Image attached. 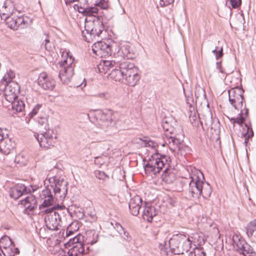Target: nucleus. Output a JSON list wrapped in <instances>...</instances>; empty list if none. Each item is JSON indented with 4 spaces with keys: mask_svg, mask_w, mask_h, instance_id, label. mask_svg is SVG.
Segmentation results:
<instances>
[{
    "mask_svg": "<svg viewBox=\"0 0 256 256\" xmlns=\"http://www.w3.org/2000/svg\"><path fill=\"white\" fill-rule=\"evenodd\" d=\"M162 126L167 137L165 142L170 150L183 156L189 152L190 148L184 142V134L182 126L172 116L162 119Z\"/></svg>",
    "mask_w": 256,
    "mask_h": 256,
    "instance_id": "f257e3e1",
    "label": "nucleus"
},
{
    "mask_svg": "<svg viewBox=\"0 0 256 256\" xmlns=\"http://www.w3.org/2000/svg\"><path fill=\"white\" fill-rule=\"evenodd\" d=\"M243 93L242 89L238 87L228 90L229 102L236 110H240L236 118H231L230 120L234 124L236 123L240 126L242 125L248 114V109L246 108V106L244 109L242 108L244 100Z\"/></svg>",
    "mask_w": 256,
    "mask_h": 256,
    "instance_id": "f03ea898",
    "label": "nucleus"
},
{
    "mask_svg": "<svg viewBox=\"0 0 256 256\" xmlns=\"http://www.w3.org/2000/svg\"><path fill=\"white\" fill-rule=\"evenodd\" d=\"M62 58L63 60L58 63V76L64 84H68L74 74V58L66 52H62Z\"/></svg>",
    "mask_w": 256,
    "mask_h": 256,
    "instance_id": "7ed1b4c3",
    "label": "nucleus"
},
{
    "mask_svg": "<svg viewBox=\"0 0 256 256\" xmlns=\"http://www.w3.org/2000/svg\"><path fill=\"white\" fill-rule=\"evenodd\" d=\"M187 170L191 179L188 190L189 194L194 198H198L202 192L200 188L202 187V180H204V174L194 167L190 166Z\"/></svg>",
    "mask_w": 256,
    "mask_h": 256,
    "instance_id": "20e7f679",
    "label": "nucleus"
},
{
    "mask_svg": "<svg viewBox=\"0 0 256 256\" xmlns=\"http://www.w3.org/2000/svg\"><path fill=\"white\" fill-rule=\"evenodd\" d=\"M104 28L102 22L100 18L94 20L85 19L84 30L82 31V34L86 38V40L90 42L96 37H98L104 30Z\"/></svg>",
    "mask_w": 256,
    "mask_h": 256,
    "instance_id": "39448f33",
    "label": "nucleus"
},
{
    "mask_svg": "<svg viewBox=\"0 0 256 256\" xmlns=\"http://www.w3.org/2000/svg\"><path fill=\"white\" fill-rule=\"evenodd\" d=\"M65 208L64 206L57 204L50 208H47L42 211L47 216L45 217L46 225L50 230H55L58 229L60 222V213L58 212Z\"/></svg>",
    "mask_w": 256,
    "mask_h": 256,
    "instance_id": "423d86ee",
    "label": "nucleus"
},
{
    "mask_svg": "<svg viewBox=\"0 0 256 256\" xmlns=\"http://www.w3.org/2000/svg\"><path fill=\"white\" fill-rule=\"evenodd\" d=\"M90 115L95 120L93 121L94 124L102 129L105 130L114 124L110 110L103 112L97 110L92 112Z\"/></svg>",
    "mask_w": 256,
    "mask_h": 256,
    "instance_id": "0eeeda50",
    "label": "nucleus"
},
{
    "mask_svg": "<svg viewBox=\"0 0 256 256\" xmlns=\"http://www.w3.org/2000/svg\"><path fill=\"white\" fill-rule=\"evenodd\" d=\"M124 78L126 82L130 86H134L140 79L138 70L134 64L125 60L124 64H122Z\"/></svg>",
    "mask_w": 256,
    "mask_h": 256,
    "instance_id": "6e6552de",
    "label": "nucleus"
},
{
    "mask_svg": "<svg viewBox=\"0 0 256 256\" xmlns=\"http://www.w3.org/2000/svg\"><path fill=\"white\" fill-rule=\"evenodd\" d=\"M168 160L166 156L158 158L157 154L152 156L144 166V170L147 174L154 175L159 173L163 168H164Z\"/></svg>",
    "mask_w": 256,
    "mask_h": 256,
    "instance_id": "1a4fd4ad",
    "label": "nucleus"
},
{
    "mask_svg": "<svg viewBox=\"0 0 256 256\" xmlns=\"http://www.w3.org/2000/svg\"><path fill=\"white\" fill-rule=\"evenodd\" d=\"M48 181L50 186H52L54 198L58 201H63L68 192V182L63 179H57L56 177L50 178Z\"/></svg>",
    "mask_w": 256,
    "mask_h": 256,
    "instance_id": "9d476101",
    "label": "nucleus"
},
{
    "mask_svg": "<svg viewBox=\"0 0 256 256\" xmlns=\"http://www.w3.org/2000/svg\"><path fill=\"white\" fill-rule=\"evenodd\" d=\"M34 136L41 147L50 148L54 143L56 134L52 129L48 128L46 130H41L40 134H35Z\"/></svg>",
    "mask_w": 256,
    "mask_h": 256,
    "instance_id": "9b49d317",
    "label": "nucleus"
},
{
    "mask_svg": "<svg viewBox=\"0 0 256 256\" xmlns=\"http://www.w3.org/2000/svg\"><path fill=\"white\" fill-rule=\"evenodd\" d=\"M4 88L2 93L4 99L2 103L4 106H8V102H12L18 98L20 92V86L16 82H11L8 84H4Z\"/></svg>",
    "mask_w": 256,
    "mask_h": 256,
    "instance_id": "f8f14e48",
    "label": "nucleus"
},
{
    "mask_svg": "<svg viewBox=\"0 0 256 256\" xmlns=\"http://www.w3.org/2000/svg\"><path fill=\"white\" fill-rule=\"evenodd\" d=\"M171 243L173 247L176 248L179 244H182L180 250H176V254H183L188 252L191 248L192 240L189 236L183 234H179L171 238Z\"/></svg>",
    "mask_w": 256,
    "mask_h": 256,
    "instance_id": "ddd939ff",
    "label": "nucleus"
},
{
    "mask_svg": "<svg viewBox=\"0 0 256 256\" xmlns=\"http://www.w3.org/2000/svg\"><path fill=\"white\" fill-rule=\"evenodd\" d=\"M6 24L8 28L17 30L19 28H24L28 24V18L24 16H15L12 15L5 19Z\"/></svg>",
    "mask_w": 256,
    "mask_h": 256,
    "instance_id": "4468645a",
    "label": "nucleus"
},
{
    "mask_svg": "<svg viewBox=\"0 0 256 256\" xmlns=\"http://www.w3.org/2000/svg\"><path fill=\"white\" fill-rule=\"evenodd\" d=\"M52 186H50V184H48L40 194V198L43 200V202L40 206V209L42 211L44 208H48V207L54 203V198L52 194Z\"/></svg>",
    "mask_w": 256,
    "mask_h": 256,
    "instance_id": "2eb2a0df",
    "label": "nucleus"
},
{
    "mask_svg": "<svg viewBox=\"0 0 256 256\" xmlns=\"http://www.w3.org/2000/svg\"><path fill=\"white\" fill-rule=\"evenodd\" d=\"M38 84L45 90H52L56 86L54 80L46 72L41 73L38 79Z\"/></svg>",
    "mask_w": 256,
    "mask_h": 256,
    "instance_id": "dca6fc26",
    "label": "nucleus"
},
{
    "mask_svg": "<svg viewBox=\"0 0 256 256\" xmlns=\"http://www.w3.org/2000/svg\"><path fill=\"white\" fill-rule=\"evenodd\" d=\"M234 248L239 254H242L244 256H256L252 248L244 240L238 238V242L234 241Z\"/></svg>",
    "mask_w": 256,
    "mask_h": 256,
    "instance_id": "f3484780",
    "label": "nucleus"
},
{
    "mask_svg": "<svg viewBox=\"0 0 256 256\" xmlns=\"http://www.w3.org/2000/svg\"><path fill=\"white\" fill-rule=\"evenodd\" d=\"M30 192V188H26L23 184H18L10 189V195L12 198L17 200L22 196Z\"/></svg>",
    "mask_w": 256,
    "mask_h": 256,
    "instance_id": "a211bd4d",
    "label": "nucleus"
},
{
    "mask_svg": "<svg viewBox=\"0 0 256 256\" xmlns=\"http://www.w3.org/2000/svg\"><path fill=\"white\" fill-rule=\"evenodd\" d=\"M113 46H110L104 42H98L94 44V48L92 49L94 53L104 56L111 55L112 52Z\"/></svg>",
    "mask_w": 256,
    "mask_h": 256,
    "instance_id": "6ab92c4d",
    "label": "nucleus"
},
{
    "mask_svg": "<svg viewBox=\"0 0 256 256\" xmlns=\"http://www.w3.org/2000/svg\"><path fill=\"white\" fill-rule=\"evenodd\" d=\"M142 206V200L139 196H136L132 198L129 202V209L130 212L133 216L139 214L140 210Z\"/></svg>",
    "mask_w": 256,
    "mask_h": 256,
    "instance_id": "aec40b11",
    "label": "nucleus"
},
{
    "mask_svg": "<svg viewBox=\"0 0 256 256\" xmlns=\"http://www.w3.org/2000/svg\"><path fill=\"white\" fill-rule=\"evenodd\" d=\"M124 61L125 60H123L116 64L117 68L114 67L111 72L108 74L110 78L116 82H120L124 78V72H123L124 70L122 68V64H124Z\"/></svg>",
    "mask_w": 256,
    "mask_h": 256,
    "instance_id": "412c9836",
    "label": "nucleus"
},
{
    "mask_svg": "<svg viewBox=\"0 0 256 256\" xmlns=\"http://www.w3.org/2000/svg\"><path fill=\"white\" fill-rule=\"evenodd\" d=\"M99 10L96 6H89L84 8L81 6H78V11L80 13L82 14L88 18V19L94 20L99 18L98 14Z\"/></svg>",
    "mask_w": 256,
    "mask_h": 256,
    "instance_id": "4be33fe9",
    "label": "nucleus"
},
{
    "mask_svg": "<svg viewBox=\"0 0 256 256\" xmlns=\"http://www.w3.org/2000/svg\"><path fill=\"white\" fill-rule=\"evenodd\" d=\"M14 147V142L8 136L0 142V152L4 154H8Z\"/></svg>",
    "mask_w": 256,
    "mask_h": 256,
    "instance_id": "5701e85b",
    "label": "nucleus"
},
{
    "mask_svg": "<svg viewBox=\"0 0 256 256\" xmlns=\"http://www.w3.org/2000/svg\"><path fill=\"white\" fill-rule=\"evenodd\" d=\"M118 63L113 60H102L98 65V69L100 72L106 74L114 67L117 68Z\"/></svg>",
    "mask_w": 256,
    "mask_h": 256,
    "instance_id": "b1692460",
    "label": "nucleus"
},
{
    "mask_svg": "<svg viewBox=\"0 0 256 256\" xmlns=\"http://www.w3.org/2000/svg\"><path fill=\"white\" fill-rule=\"evenodd\" d=\"M9 110H12L14 114L22 112L24 109V104L22 100L16 98L12 102H8V106Z\"/></svg>",
    "mask_w": 256,
    "mask_h": 256,
    "instance_id": "393cba45",
    "label": "nucleus"
},
{
    "mask_svg": "<svg viewBox=\"0 0 256 256\" xmlns=\"http://www.w3.org/2000/svg\"><path fill=\"white\" fill-rule=\"evenodd\" d=\"M162 177L163 182L167 184H172L176 179L175 170L171 168H166Z\"/></svg>",
    "mask_w": 256,
    "mask_h": 256,
    "instance_id": "a878e982",
    "label": "nucleus"
},
{
    "mask_svg": "<svg viewBox=\"0 0 256 256\" xmlns=\"http://www.w3.org/2000/svg\"><path fill=\"white\" fill-rule=\"evenodd\" d=\"M21 204H23L25 208L29 211L33 210L37 206V201L35 197L32 194L28 195L24 200H22Z\"/></svg>",
    "mask_w": 256,
    "mask_h": 256,
    "instance_id": "bb28decb",
    "label": "nucleus"
},
{
    "mask_svg": "<svg viewBox=\"0 0 256 256\" xmlns=\"http://www.w3.org/2000/svg\"><path fill=\"white\" fill-rule=\"evenodd\" d=\"M157 214V212L154 207L152 206H145L142 213L143 218L150 222L153 218Z\"/></svg>",
    "mask_w": 256,
    "mask_h": 256,
    "instance_id": "cd10ccee",
    "label": "nucleus"
},
{
    "mask_svg": "<svg viewBox=\"0 0 256 256\" xmlns=\"http://www.w3.org/2000/svg\"><path fill=\"white\" fill-rule=\"evenodd\" d=\"M84 244H78L74 245L66 254L68 256H82L84 254Z\"/></svg>",
    "mask_w": 256,
    "mask_h": 256,
    "instance_id": "c85d7f7f",
    "label": "nucleus"
},
{
    "mask_svg": "<svg viewBox=\"0 0 256 256\" xmlns=\"http://www.w3.org/2000/svg\"><path fill=\"white\" fill-rule=\"evenodd\" d=\"M98 234L96 232L92 230L86 234L84 242L86 244L93 245L98 242Z\"/></svg>",
    "mask_w": 256,
    "mask_h": 256,
    "instance_id": "c756f323",
    "label": "nucleus"
},
{
    "mask_svg": "<svg viewBox=\"0 0 256 256\" xmlns=\"http://www.w3.org/2000/svg\"><path fill=\"white\" fill-rule=\"evenodd\" d=\"M202 180V187L200 188L202 192H200V196L202 195L204 199H208L211 195L212 189L210 185L206 182Z\"/></svg>",
    "mask_w": 256,
    "mask_h": 256,
    "instance_id": "7c9ffc66",
    "label": "nucleus"
},
{
    "mask_svg": "<svg viewBox=\"0 0 256 256\" xmlns=\"http://www.w3.org/2000/svg\"><path fill=\"white\" fill-rule=\"evenodd\" d=\"M85 236L82 235L78 234L77 236L70 238L69 240L64 244L65 247L68 248L72 245H76L78 244H84Z\"/></svg>",
    "mask_w": 256,
    "mask_h": 256,
    "instance_id": "2f4dec72",
    "label": "nucleus"
},
{
    "mask_svg": "<svg viewBox=\"0 0 256 256\" xmlns=\"http://www.w3.org/2000/svg\"><path fill=\"white\" fill-rule=\"evenodd\" d=\"M14 242L8 236H4L0 239V249L2 248L7 249L8 247H12Z\"/></svg>",
    "mask_w": 256,
    "mask_h": 256,
    "instance_id": "473e14b6",
    "label": "nucleus"
},
{
    "mask_svg": "<svg viewBox=\"0 0 256 256\" xmlns=\"http://www.w3.org/2000/svg\"><path fill=\"white\" fill-rule=\"evenodd\" d=\"M15 78V74L14 71L10 70L8 71L6 74L4 76L2 80V84H8L11 82H14L12 81V79Z\"/></svg>",
    "mask_w": 256,
    "mask_h": 256,
    "instance_id": "72a5a7b5",
    "label": "nucleus"
},
{
    "mask_svg": "<svg viewBox=\"0 0 256 256\" xmlns=\"http://www.w3.org/2000/svg\"><path fill=\"white\" fill-rule=\"evenodd\" d=\"M94 96L104 102L110 100L112 98V94L108 92H98Z\"/></svg>",
    "mask_w": 256,
    "mask_h": 256,
    "instance_id": "f704fd0d",
    "label": "nucleus"
},
{
    "mask_svg": "<svg viewBox=\"0 0 256 256\" xmlns=\"http://www.w3.org/2000/svg\"><path fill=\"white\" fill-rule=\"evenodd\" d=\"M247 235L248 237H251L254 234V232L256 231V219L251 221L246 228Z\"/></svg>",
    "mask_w": 256,
    "mask_h": 256,
    "instance_id": "c9c22d12",
    "label": "nucleus"
},
{
    "mask_svg": "<svg viewBox=\"0 0 256 256\" xmlns=\"http://www.w3.org/2000/svg\"><path fill=\"white\" fill-rule=\"evenodd\" d=\"M27 162L26 158L22 154H17L14 158V162L18 166H25Z\"/></svg>",
    "mask_w": 256,
    "mask_h": 256,
    "instance_id": "e433bc0d",
    "label": "nucleus"
},
{
    "mask_svg": "<svg viewBox=\"0 0 256 256\" xmlns=\"http://www.w3.org/2000/svg\"><path fill=\"white\" fill-rule=\"evenodd\" d=\"M216 68L220 72L226 74H230V73L232 72L234 70L232 68L222 67V66L220 62H217L216 63Z\"/></svg>",
    "mask_w": 256,
    "mask_h": 256,
    "instance_id": "4c0bfd02",
    "label": "nucleus"
},
{
    "mask_svg": "<svg viewBox=\"0 0 256 256\" xmlns=\"http://www.w3.org/2000/svg\"><path fill=\"white\" fill-rule=\"evenodd\" d=\"M37 121L38 124H39L40 131L42 130V128H44V129L45 130H46L49 128L48 124V120L46 117H38Z\"/></svg>",
    "mask_w": 256,
    "mask_h": 256,
    "instance_id": "58836bf2",
    "label": "nucleus"
},
{
    "mask_svg": "<svg viewBox=\"0 0 256 256\" xmlns=\"http://www.w3.org/2000/svg\"><path fill=\"white\" fill-rule=\"evenodd\" d=\"M188 256H206V253L202 248H196L189 253Z\"/></svg>",
    "mask_w": 256,
    "mask_h": 256,
    "instance_id": "ea45409f",
    "label": "nucleus"
},
{
    "mask_svg": "<svg viewBox=\"0 0 256 256\" xmlns=\"http://www.w3.org/2000/svg\"><path fill=\"white\" fill-rule=\"evenodd\" d=\"M95 6H98L101 9H106L108 7V0H96L94 3Z\"/></svg>",
    "mask_w": 256,
    "mask_h": 256,
    "instance_id": "a19ab883",
    "label": "nucleus"
},
{
    "mask_svg": "<svg viewBox=\"0 0 256 256\" xmlns=\"http://www.w3.org/2000/svg\"><path fill=\"white\" fill-rule=\"evenodd\" d=\"M159 248L160 250V254L161 256H170L172 253L168 248L164 247L162 244L159 245Z\"/></svg>",
    "mask_w": 256,
    "mask_h": 256,
    "instance_id": "79ce46f5",
    "label": "nucleus"
},
{
    "mask_svg": "<svg viewBox=\"0 0 256 256\" xmlns=\"http://www.w3.org/2000/svg\"><path fill=\"white\" fill-rule=\"evenodd\" d=\"M106 159V157L104 156L95 157L94 164L100 166L105 163Z\"/></svg>",
    "mask_w": 256,
    "mask_h": 256,
    "instance_id": "37998d69",
    "label": "nucleus"
},
{
    "mask_svg": "<svg viewBox=\"0 0 256 256\" xmlns=\"http://www.w3.org/2000/svg\"><path fill=\"white\" fill-rule=\"evenodd\" d=\"M12 246L13 248L11 246L8 247L7 249H6L8 250L10 253V255L14 256L16 254H18L20 253V251L18 248L15 247V245L14 242L12 243Z\"/></svg>",
    "mask_w": 256,
    "mask_h": 256,
    "instance_id": "c03bdc74",
    "label": "nucleus"
},
{
    "mask_svg": "<svg viewBox=\"0 0 256 256\" xmlns=\"http://www.w3.org/2000/svg\"><path fill=\"white\" fill-rule=\"evenodd\" d=\"M212 52L215 54L216 59H218L220 58L223 56V50L222 48L221 47L220 49L216 47Z\"/></svg>",
    "mask_w": 256,
    "mask_h": 256,
    "instance_id": "a18cd8bd",
    "label": "nucleus"
},
{
    "mask_svg": "<svg viewBox=\"0 0 256 256\" xmlns=\"http://www.w3.org/2000/svg\"><path fill=\"white\" fill-rule=\"evenodd\" d=\"M41 106L42 105L40 104H37L36 105L32 108V112L29 114L30 118H32L34 117L38 113Z\"/></svg>",
    "mask_w": 256,
    "mask_h": 256,
    "instance_id": "49530a36",
    "label": "nucleus"
},
{
    "mask_svg": "<svg viewBox=\"0 0 256 256\" xmlns=\"http://www.w3.org/2000/svg\"><path fill=\"white\" fill-rule=\"evenodd\" d=\"M226 1L230 2L233 8H238L242 4L241 0H226Z\"/></svg>",
    "mask_w": 256,
    "mask_h": 256,
    "instance_id": "de8ad7c7",
    "label": "nucleus"
},
{
    "mask_svg": "<svg viewBox=\"0 0 256 256\" xmlns=\"http://www.w3.org/2000/svg\"><path fill=\"white\" fill-rule=\"evenodd\" d=\"M120 235L126 241H130L131 239L130 236L129 235V233L125 230H124L123 232L120 234Z\"/></svg>",
    "mask_w": 256,
    "mask_h": 256,
    "instance_id": "09e8293b",
    "label": "nucleus"
},
{
    "mask_svg": "<svg viewBox=\"0 0 256 256\" xmlns=\"http://www.w3.org/2000/svg\"><path fill=\"white\" fill-rule=\"evenodd\" d=\"M178 246H176V248L173 247L172 243H171V238L169 240V246L171 250H172V252L174 254H176V250H180V246H182V244H178Z\"/></svg>",
    "mask_w": 256,
    "mask_h": 256,
    "instance_id": "8fccbe9b",
    "label": "nucleus"
},
{
    "mask_svg": "<svg viewBox=\"0 0 256 256\" xmlns=\"http://www.w3.org/2000/svg\"><path fill=\"white\" fill-rule=\"evenodd\" d=\"M174 0H160V4L161 6H165L172 3Z\"/></svg>",
    "mask_w": 256,
    "mask_h": 256,
    "instance_id": "3c124183",
    "label": "nucleus"
},
{
    "mask_svg": "<svg viewBox=\"0 0 256 256\" xmlns=\"http://www.w3.org/2000/svg\"><path fill=\"white\" fill-rule=\"evenodd\" d=\"M114 228L116 230L119 234L122 233L123 230H124L123 227L121 226L119 223L116 222L115 224V226H114Z\"/></svg>",
    "mask_w": 256,
    "mask_h": 256,
    "instance_id": "603ef678",
    "label": "nucleus"
},
{
    "mask_svg": "<svg viewBox=\"0 0 256 256\" xmlns=\"http://www.w3.org/2000/svg\"><path fill=\"white\" fill-rule=\"evenodd\" d=\"M96 174V176L100 179H104L107 176L106 174L102 172H98Z\"/></svg>",
    "mask_w": 256,
    "mask_h": 256,
    "instance_id": "864d4df0",
    "label": "nucleus"
},
{
    "mask_svg": "<svg viewBox=\"0 0 256 256\" xmlns=\"http://www.w3.org/2000/svg\"><path fill=\"white\" fill-rule=\"evenodd\" d=\"M8 136V134H5L1 128H0V142L4 140V139Z\"/></svg>",
    "mask_w": 256,
    "mask_h": 256,
    "instance_id": "5fc2aeb1",
    "label": "nucleus"
},
{
    "mask_svg": "<svg viewBox=\"0 0 256 256\" xmlns=\"http://www.w3.org/2000/svg\"><path fill=\"white\" fill-rule=\"evenodd\" d=\"M152 146V148H154L157 146V144L152 141H149L148 142L146 143V146Z\"/></svg>",
    "mask_w": 256,
    "mask_h": 256,
    "instance_id": "6e6d98bb",
    "label": "nucleus"
},
{
    "mask_svg": "<svg viewBox=\"0 0 256 256\" xmlns=\"http://www.w3.org/2000/svg\"><path fill=\"white\" fill-rule=\"evenodd\" d=\"M44 41L45 42V48L48 50V44L50 42V40L48 38V36L45 34V38Z\"/></svg>",
    "mask_w": 256,
    "mask_h": 256,
    "instance_id": "4d7b16f0",
    "label": "nucleus"
},
{
    "mask_svg": "<svg viewBox=\"0 0 256 256\" xmlns=\"http://www.w3.org/2000/svg\"><path fill=\"white\" fill-rule=\"evenodd\" d=\"M66 236H70L72 234H73V232L72 230H66Z\"/></svg>",
    "mask_w": 256,
    "mask_h": 256,
    "instance_id": "13d9d810",
    "label": "nucleus"
},
{
    "mask_svg": "<svg viewBox=\"0 0 256 256\" xmlns=\"http://www.w3.org/2000/svg\"><path fill=\"white\" fill-rule=\"evenodd\" d=\"M249 137H250V136H248V137L245 138V140H244V142L245 143H247L248 142V140Z\"/></svg>",
    "mask_w": 256,
    "mask_h": 256,
    "instance_id": "bf43d9fd",
    "label": "nucleus"
},
{
    "mask_svg": "<svg viewBox=\"0 0 256 256\" xmlns=\"http://www.w3.org/2000/svg\"><path fill=\"white\" fill-rule=\"evenodd\" d=\"M64 256H66V252H64Z\"/></svg>",
    "mask_w": 256,
    "mask_h": 256,
    "instance_id": "052dcab7",
    "label": "nucleus"
},
{
    "mask_svg": "<svg viewBox=\"0 0 256 256\" xmlns=\"http://www.w3.org/2000/svg\"><path fill=\"white\" fill-rule=\"evenodd\" d=\"M9 256H12V255H10Z\"/></svg>",
    "mask_w": 256,
    "mask_h": 256,
    "instance_id": "680f3d73",
    "label": "nucleus"
}]
</instances>
